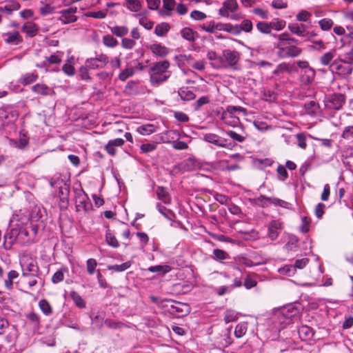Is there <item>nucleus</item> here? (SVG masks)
<instances>
[{
  "instance_id": "f257e3e1",
  "label": "nucleus",
  "mask_w": 353,
  "mask_h": 353,
  "mask_svg": "<svg viewBox=\"0 0 353 353\" xmlns=\"http://www.w3.org/2000/svg\"><path fill=\"white\" fill-rule=\"evenodd\" d=\"M29 222L28 217L22 210L14 212L10 220L9 230L4 235V248L9 250L14 243H19L20 225H26Z\"/></svg>"
},
{
  "instance_id": "f03ea898",
  "label": "nucleus",
  "mask_w": 353,
  "mask_h": 353,
  "mask_svg": "<svg viewBox=\"0 0 353 353\" xmlns=\"http://www.w3.org/2000/svg\"><path fill=\"white\" fill-rule=\"evenodd\" d=\"M296 42L297 40L290 37L288 33L281 34L276 44L279 56L283 58L298 57L301 50L294 45Z\"/></svg>"
},
{
  "instance_id": "7ed1b4c3",
  "label": "nucleus",
  "mask_w": 353,
  "mask_h": 353,
  "mask_svg": "<svg viewBox=\"0 0 353 353\" xmlns=\"http://www.w3.org/2000/svg\"><path fill=\"white\" fill-rule=\"evenodd\" d=\"M170 63L164 60L152 63L150 72V81L153 85H159L166 81L171 76V72L168 70Z\"/></svg>"
},
{
  "instance_id": "20e7f679",
  "label": "nucleus",
  "mask_w": 353,
  "mask_h": 353,
  "mask_svg": "<svg viewBox=\"0 0 353 353\" xmlns=\"http://www.w3.org/2000/svg\"><path fill=\"white\" fill-rule=\"evenodd\" d=\"M20 265L22 270V276L37 277L39 271L35 259L28 254H23L20 257Z\"/></svg>"
},
{
  "instance_id": "39448f33",
  "label": "nucleus",
  "mask_w": 353,
  "mask_h": 353,
  "mask_svg": "<svg viewBox=\"0 0 353 353\" xmlns=\"http://www.w3.org/2000/svg\"><path fill=\"white\" fill-rule=\"evenodd\" d=\"M240 57V53L236 50H223L221 54V69H236Z\"/></svg>"
},
{
  "instance_id": "423d86ee",
  "label": "nucleus",
  "mask_w": 353,
  "mask_h": 353,
  "mask_svg": "<svg viewBox=\"0 0 353 353\" xmlns=\"http://www.w3.org/2000/svg\"><path fill=\"white\" fill-rule=\"evenodd\" d=\"M252 201L254 204L261 208L268 207L269 203H272L275 206H280L287 209L290 208V203L285 201L274 197H268L264 195H261L259 197L252 199Z\"/></svg>"
},
{
  "instance_id": "0eeeda50",
  "label": "nucleus",
  "mask_w": 353,
  "mask_h": 353,
  "mask_svg": "<svg viewBox=\"0 0 353 353\" xmlns=\"http://www.w3.org/2000/svg\"><path fill=\"white\" fill-rule=\"evenodd\" d=\"M203 140L218 147L232 150L236 145L235 143L228 142L226 139L214 133H206L203 135Z\"/></svg>"
},
{
  "instance_id": "6e6552de",
  "label": "nucleus",
  "mask_w": 353,
  "mask_h": 353,
  "mask_svg": "<svg viewBox=\"0 0 353 353\" xmlns=\"http://www.w3.org/2000/svg\"><path fill=\"white\" fill-rule=\"evenodd\" d=\"M109 62V57L103 53L96 54L94 57L86 59L85 64L91 70L103 68Z\"/></svg>"
},
{
  "instance_id": "1a4fd4ad",
  "label": "nucleus",
  "mask_w": 353,
  "mask_h": 353,
  "mask_svg": "<svg viewBox=\"0 0 353 353\" xmlns=\"http://www.w3.org/2000/svg\"><path fill=\"white\" fill-rule=\"evenodd\" d=\"M298 310L293 306H288L283 308L279 314V321L283 326L288 325L298 314Z\"/></svg>"
},
{
  "instance_id": "9d476101",
  "label": "nucleus",
  "mask_w": 353,
  "mask_h": 353,
  "mask_svg": "<svg viewBox=\"0 0 353 353\" xmlns=\"http://www.w3.org/2000/svg\"><path fill=\"white\" fill-rule=\"evenodd\" d=\"M239 8L236 0H225L222 7L219 9V14L221 17H229L230 13L235 12Z\"/></svg>"
},
{
  "instance_id": "9b49d317",
  "label": "nucleus",
  "mask_w": 353,
  "mask_h": 353,
  "mask_svg": "<svg viewBox=\"0 0 353 353\" xmlns=\"http://www.w3.org/2000/svg\"><path fill=\"white\" fill-rule=\"evenodd\" d=\"M352 68L348 62L335 61L332 62V73L335 72L339 76H345L352 72Z\"/></svg>"
},
{
  "instance_id": "f8f14e48",
  "label": "nucleus",
  "mask_w": 353,
  "mask_h": 353,
  "mask_svg": "<svg viewBox=\"0 0 353 353\" xmlns=\"http://www.w3.org/2000/svg\"><path fill=\"white\" fill-rule=\"evenodd\" d=\"M282 230V223L279 220H272L268 227V236L272 240H276Z\"/></svg>"
},
{
  "instance_id": "ddd939ff",
  "label": "nucleus",
  "mask_w": 353,
  "mask_h": 353,
  "mask_svg": "<svg viewBox=\"0 0 353 353\" xmlns=\"http://www.w3.org/2000/svg\"><path fill=\"white\" fill-rule=\"evenodd\" d=\"M17 117V111L10 108L0 109V119H1L4 124L15 121Z\"/></svg>"
},
{
  "instance_id": "4468645a",
  "label": "nucleus",
  "mask_w": 353,
  "mask_h": 353,
  "mask_svg": "<svg viewBox=\"0 0 353 353\" xmlns=\"http://www.w3.org/2000/svg\"><path fill=\"white\" fill-rule=\"evenodd\" d=\"M234 114L232 110L227 108V110L222 114V119L225 124L232 127H236L239 124L240 120Z\"/></svg>"
},
{
  "instance_id": "2eb2a0df",
  "label": "nucleus",
  "mask_w": 353,
  "mask_h": 353,
  "mask_svg": "<svg viewBox=\"0 0 353 353\" xmlns=\"http://www.w3.org/2000/svg\"><path fill=\"white\" fill-rule=\"evenodd\" d=\"M125 143L123 139L117 138L110 140L105 146V150L110 156H114L117 154V147H121Z\"/></svg>"
},
{
  "instance_id": "dca6fc26",
  "label": "nucleus",
  "mask_w": 353,
  "mask_h": 353,
  "mask_svg": "<svg viewBox=\"0 0 353 353\" xmlns=\"http://www.w3.org/2000/svg\"><path fill=\"white\" fill-rule=\"evenodd\" d=\"M77 12L76 8H70L66 10H63L61 12L60 20L63 23L67 24L74 22L77 20V17L74 13Z\"/></svg>"
},
{
  "instance_id": "f3484780",
  "label": "nucleus",
  "mask_w": 353,
  "mask_h": 353,
  "mask_svg": "<svg viewBox=\"0 0 353 353\" xmlns=\"http://www.w3.org/2000/svg\"><path fill=\"white\" fill-rule=\"evenodd\" d=\"M2 37L5 38L4 41L8 44L12 45H19L23 41V38L20 33L18 31H14L13 32H8L2 34Z\"/></svg>"
},
{
  "instance_id": "a211bd4d",
  "label": "nucleus",
  "mask_w": 353,
  "mask_h": 353,
  "mask_svg": "<svg viewBox=\"0 0 353 353\" xmlns=\"http://www.w3.org/2000/svg\"><path fill=\"white\" fill-rule=\"evenodd\" d=\"M9 145L11 147L19 148L21 150L25 149L28 145V138L27 135L24 133H20L19 139V141L9 139Z\"/></svg>"
},
{
  "instance_id": "6ab92c4d",
  "label": "nucleus",
  "mask_w": 353,
  "mask_h": 353,
  "mask_svg": "<svg viewBox=\"0 0 353 353\" xmlns=\"http://www.w3.org/2000/svg\"><path fill=\"white\" fill-rule=\"evenodd\" d=\"M22 212L28 217L30 223L40 221L43 215V210L39 205L34 206L31 210L30 214L28 215L26 214L23 210Z\"/></svg>"
},
{
  "instance_id": "aec40b11",
  "label": "nucleus",
  "mask_w": 353,
  "mask_h": 353,
  "mask_svg": "<svg viewBox=\"0 0 353 353\" xmlns=\"http://www.w3.org/2000/svg\"><path fill=\"white\" fill-rule=\"evenodd\" d=\"M31 90L33 92L42 96L52 95L54 93L52 88L43 83H37Z\"/></svg>"
},
{
  "instance_id": "412c9836",
  "label": "nucleus",
  "mask_w": 353,
  "mask_h": 353,
  "mask_svg": "<svg viewBox=\"0 0 353 353\" xmlns=\"http://www.w3.org/2000/svg\"><path fill=\"white\" fill-rule=\"evenodd\" d=\"M288 29L292 32L299 37H305L307 35V26L304 24H299L296 23H290Z\"/></svg>"
},
{
  "instance_id": "4be33fe9",
  "label": "nucleus",
  "mask_w": 353,
  "mask_h": 353,
  "mask_svg": "<svg viewBox=\"0 0 353 353\" xmlns=\"http://www.w3.org/2000/svg\"><path fill=\"white\" fill-rule=\"evenodd\" d=\"M300 339L302 341H310L313 339L314 332L312 328L307 325H302L298 330Z\"/></svg>"
},
{
  "instance_id": "5701e85b",
  "label": "nucleus",
  "mask_w": 353,
  "mask_h": 353,
  "mask_svg": "<svg viewBox=\"0 0 353 353\" xmlns=\"http://www.w3.org/2000/svg\"><path fill=\"white\" fill-rule=\"evenodd\" d=\"M152 52L160 57H164L169 53V49L161 43H153L149 47Z\"/></svg>"
},
{
  "instance_id": "b1692460",
  "label": "nucleus",
  "mask_w": 353,
  "mask_h": 353,
  "mask_svg": "<svg viewBox=\"0 0 353 353\" xmlns=\"http://www.w3.org/2000/svg\"><path fill=\"white\" fill-rule=\"evenodd\" d=\"M63 56V52H57L49 57H46L45 61H43L41 65L37 64V67H47L48 63L49 64H59L61 62V59Z\"/></svg>"
},
{
  "instance_id": "393cba45",
  "label": "nucleus",
  "mask_w": 353,
  "mask_h": 353,
  "mask_svg": "<svg viewBox=\"0 0 353 353\" xmlns=\"http://www.w3.org/2000/svg\"><path fill=\"white\" fill-rule=\"evenodd\" d=\"M21 30L28 37H32L38 33L39 28L34 23L28 21L22 26Z\"/></svg>"
},
{
  "instance_id": "a878e982",
  "label": "nucleus",
  "mask_w": 353,
  "mask_h": 353,
  "mask_svg": "<svg viewBox=\"0 0 353 353\" xmlns=\"http://www.w3.org/2000/svg\"><path fill=\"white\" fill-rule=\"evenodd\" d=\"M207 57L211 61V65L214 68L221 69L222 63L221 55L217 54L214 51H209L207 54Z\"/></svg>"
},
{
  "instance_id": "bb28decb",
  "label": "nucleus",
  "mask_w": 353,
  "mask_h": 353,
  "mask_svg": "<svg viewBox=\"0 0 353 353\" xmlns=\"http://www.w3.org/2000/svg\"><path fill=\"white\" fill-rule=\"evenodd\" d=\"M76 203L77 210H83L87 211L91 206L88 198L85 194L79 196Z\"/></svg>"
},
{
  "instance_id": "cd10ccee",
  "label": "nucleus",
  "mask_w": 353,
  "mask_h": 353,
  "mask_svg": "<svg viewBox=\"0 0 353 353\" xmlns=\"http://www.w3.org/2000/svg\"><path fill=\"white\" fill-rule=\"evenodd\" d=\"M137 132L143 136L150 135L157 131V127L150 123L142 125L137 128Z\"/></svg>"
},
{
  "instance_id": "c85d7f7f",
  "label": "nucleus",
  "mask_w": 353,
  "mask_h": 353,
  "mask_svg": "<svg viewBox=\"0 0 353 353\" xmlns=\"http://www.w3.org/2000/svg\"><path fill=\"white\" fill-rule=\"evenodd\" d=\"M178 94L183 101H191L196 97V94L188 88H180L178 90Z\"/></svg>"
},
{
  "instance_id": "c756f323",
  "label": "nucleus",
  "mask_w": 353,
  "mask_h": 353,
  "mask_svg": "<svg viewBox=\"0 0 353 353\" xmlns=\"http://www.w3.org/2000/svg\"><path fill=\"white\" fill-rule=\"evenodd\" d=\"M234 261L237 265V267L235 268V269H236L238 270H240V268L242 266L252 267L253 265V262L250 259H249L243 256H236L234 258Z\"/></svg>"
},
{
  "instance_id": "7c9ffc66",
  "label": "nucleus",
  "mask_w": 353,
  "mask_h": 353,
  "mask_svg": "<svg viewBox=\"0 0 353 353\" xmlns=\"http://www.w3.org/2000/svg\"><path fill=\"white\" fill-rule=\"evenodd\" d=\"M315 72L312 68H307L304 70L303 73L301 74V81L305 84H309L312 82L314 79Z\"/></svg>"
},
{
  "instance_id": "2f4dec72",
  "label": "nucleus",
  "mask_w": 353,
  "mask_h": 353,
  "mask_svg": "<svg viewBox=\"0 0 353 353\" xmlns=\"http://www.w3.org/2000/svg\"><path fill=\"white\" fill-rule=\"evenodd\" d=\"M345 103V96L342 94H332V109L339 110Z\"/></svg>"
},
{
  "instance_id": "473e14b6",
  "label": "nucleus",
  "mask_w": 353,
  "mask_h": 353,
  "mask_svg": "<svg viewBox=\"0 0 353 353\" xmlns=\"http://www.w3.org/2000/svg\"><path fill=\"white\" fill-rule=\"evenodd\" d=\"M157 194L158 199L162 201L165 204H170L171 203V198L168 191L163 187H158L157 190Z\"/></svg>"
},
{
  "instance_id": "72a5a7b5",
  "label": "nucleus",
  "mask_w": 353,
  "mask_h": 353,
  "mask_svg": "<svg viewBox=\"0 0 353 353\" xmlns=\"http://www.w3.org/2000/svg\"><path fill=\"white\" fill-rule=\"evenodd\" d=\"M353 45V32L347 34L346 36L341 39V43L334 45V49H340L345 46Z\"/></svg>"
},
{
  "instance_id": "f704fd0d",
  "label": "nucleus",
  "mask_w": 353,
  "mask_h": 353,
  "mask_svg": "<svg viewBox=\"0 0 353 353\" xmlns=\"http://www.w3.org/2000/svg\"><path fill=\"white\" fill-rule=\"evenodd\" d=\"M239 319V312L236 311L228 309L225 312L224 321L225 323L236 321Z\"/></svg>"
},
{
  "instance_id": "c9c22d12",
  "label": "nucleus",
  "mask_w": 353,
  "mask_h": 353,
  "mask_svg": "<svg viewBox=\"0 0 353 353\" xmlns=\"http://www.w3.org/2000/svg\"><path fill=\"white\" fill-rule=\"evenodd\" d=\"M219 31H225L234 35L239 34L237 25L234 26L230 23H219Z\"/></svg>"
},
{
  "instance_id": "e433bc0d",
  "label": "nucleus",
  "mask_w": 353,
  "mask_h": 353,
  "mask_svg": "<svg viewBox=\"0 0 353 353\" xmlns=\"http://www.w3.org/2000/svg\"><path fill=\"white\" fill-rule=\"evenodd\" d=\"M170 29V26L167 23H161L155 27L154 33L159 37H164Z\"/></svg>"
},
{
  "instance_id": "4c0bfd02",
  "label": "nucleus",
  "mask_w": 353,
  "mask_h": 353,
  "mask_svg": "<svg viewBox=\"0 0 353 353\" xmlns=\"http://www.w3.org/2000/svg\"><path fill=\"white\" fill-rule=\"evenodd\" d=\"M70 296L75 305L79 308H84L85 307V301L79 295V294L75 291H71Z\"/></svg>"
},
{
  "instance_id": "58836bf2",
  "label": "nucleus",
  "mask_w": 353,
  "mask_h": 353,
  "mask_svg": "<svg viewBox=\"0 0 353 353\" xmlns=\"http://www.w3.org/2000/svg\"><path fill=\"white\" fill-rule=\"evenodd\" d=\"M201 28L207 32L214 34L219 31V23H215L214 22L205 23L202 24Z\"/></svg>"
},
{
  "instance_id": "ea45409f",
  "label": "nucleus",
  "mask_w": 353,
  "mask_h": 353,
  "mask_svg": "<svg viewBox=\"0 0 353 353\" xmlns=\"http://www.w3.org/2000/svg\"><path fill=\"white\" fill-rule=\"evenodd\" d=\"M24 225H20L19 244L21 245L28 243L31 241V238L29 237L28 232Z\"/></svg>"
},
{
  "instance_id": "a19ab883",
  "label": "nucleus",
  "mask_w": 353,
  "mask_h": 353,
  "mask_svg": "<svg viewBox=\"0 0 353 353\" xmlns=\"http://www.w3.org/2000/svg\"><path fill=\"white\" fill-rule=\"evenodd\" d=\"M131 266V262L127 261L120 265H109L107 266L108 270L117 272H123Z\"/></svg>"
},
{
  "instance_id": "79ce46f5",
  "label": "nucleus",
  "mask_w": 353,
  "mask_h": 353,
  "mask_svg": "<svg viewBox=\"0 0 353 353\" xmlns=\"http://www.w3.org/2000/svg\"><path fill=\"white\" fill-rule=\"evenodd\" d=\"M239 28V34L241 32H250L252 30L253 25L250 19H244L242 22L237 25Z\"/></svg>"
},
{
  "instance_id": "37998d69",
  "label": "nucleus",
  "mask_w": 353,
  "mask_h": 353,
  "mask_svg": "<svg viewBox=\"0 0 353 353\" xmlns=\"http://www.w3.org/2000/svg\"><path fill=\"white\" fill-rule=\"evenodd\" d=\"M103 43L108 48H115L118 45V41L110 34H105L103 37Z\"/></svg>"
},
{
  "instance_id": "c03bdc74",
  "label": "nucleus",
  "mask_w": 353,
  "mask_h": 353,
  "mask_svg": "<svg viewBox=\"0 0 353 353\" xmlns=\"http://www.w3.org/2000/svg\"><path fill=\"white\" fill-rule=\"evenodd\" d=\"M111 32L119 37L125 36L128 33V28L126 26H115L110 28Z\"/></svg>"
},
{
  "instance_id": "a18cd8bd",
  "label": "nucleus",
  "mask_w": 353,
  "mask_h": 353,
  "mask_svg": "<svg viewBox=\"0 0 353 353\" xmlns=\"http://www.w3.org/2000/svg\"><path fill=\"white\" fill-rule=\"evenodd\" d=\"M171 267L168 265H155L151 266L148 268V270L151 272H158L162 274H165L171 270Z\"/></svg>"
},
{
  "instance_id": "49530a36",
  "label": "nucleus",
  "mask_w": 353,
  "mask_h": 353,
  "mask_svg": "<svg viewBox=\"0 0 353 353\" xmlns=\"http://www.w3.org/2000/svg\"><path fill=\"white\" fill-rule=\"evenodd\" d=\"M126 6L132 12H139L141 8V0H126Z\"/></svg>"
},
{
  "instance_id": "de8ad7c7",
  "label": "nucleus",
  "mask_w": 353,
  "mask_h": 353,
  "mask_svg": "<svg viewBox=\"0 0 353 353\" xmlns=\"http://www.w3.org/2000/svg\"><path fill=\"white\" fill-rule=\"evenodd\" d=\"M247 324L245 323H240L236 325L234 330V336L236 338H241L244 336L247 332Z\"/></svg>"
},
{
  "instance_id": "09e8293b",
  "label": "nucleus",
  "mask_w": 353,
  "mask_h": 353,
  "mask_svg": "<svg viewBox=\"0 0 353 353\" xmlns=\"http://www.w3.org/2000/svg\"><path fill=\"white\" fill-rule=\"evenodd\" d=\"M334 32L336 34V37H334L335 45L337 43H341V39H343L347 34H345V30L343 27L336 26L334 28Z\"/></svg>"
},
{
  "instance_id": "8fccbe9b",
  "label": "nucleus",
  "mask_w": 353,
  "mask_h": 353,
  "mask_svg": "<svg viewBox=\"0 0 353 353\" xmlns=\"http://www.w3.org/2000/svg\"><path fill=\"white\" fill-rule=\"evenodd\" d=\"M278 272L282 275L292 276L295 274L296 270L295 267L290 265H286L279 268Z\"/></svg>"
},
{
  "instance_id": "3c124183",
  "label": "nucleus",
  "mask_w": 353,
  "mask_h": 353,
  "mask_svg": "<svg viewBox=\"0 0 353 353\" xmlns=\"http://www.w3.org/2000/svg\"><path fill=\"white\" fill-rule=\"evenodd\" d=\"M134 73V69L133 68H126L119 73L118 78L121 81H125L129 77H132Z\"/></svg>"
},
{
  "instance_id": "603ef678",
  "label": "nucleus",
  "mask_w": 353,
  "mask_h": 353,
  "mask_svg": "<svg viewBox=\"0 0 353 353\" xmlns=\"http://www.w3.org/2000/svg\"><path fill=\"white\" fill-rule=\"evenodd\" d=\"M105 240L107 243L112 248H118L119 243L114 236V235L110 231H108L105 234Z\"/></svg>"
},
{
  "instance_id": "864d4df0",
  "label": "nucleus",
  "mask_w": 353,
  "mask_h": 353,
  "mask_svg": "<svg viewBox=\"0 0 353 353\" xmlns=\"http://www.w3.org/2000/svg\"><path fill=\"white\" fill-rule=\"evenodd\" d=\"M270 30H281L285 26V21L279 19H276L270 22Z\"/></svg>"
},
{
  "instance_id": "5fc2aeb1",
  "label": "nucleus",
  "mask_w": 353,
  "mask_h": 353,
  "mask_svg": "<svg viewBox=\"0 0 353 353\" xmlns=\"http://www.w3.org/2000/svg\"><path fill=\"white\" fill-rule=\"evenodd\" d=\"M157 208L159 210V212L166 219L169 220H172L174 217L173 212L170 210L167 209L165 206L161 205V204L158 203L157 205Z\"/></svg>"
},
{
  "instance_id": "6e6d98bb",
  "label": "nucleus",
  "mask_w": 353,
  "mask_h": 353,
  "mask_svg": "<svg viewBox=\"0 0 353 353\" xmlns=\"http://www.w3.org/2000/svg\"><path fill=\"white\" fill-rule=\"evenodd\" d=\"M39 306L44 314L50 315L52 314V307L46 299L41 300L39 303Z\"/></svg>"
},
{
  "instance_id": "4d7b16f0",
  "label": "nucleus",
  "mask_w": 353,
  "mask_h": 353,
  "mask_svg": "<svg viewBox=\"0 0 353 353\" xmlns=\"http://www.w3.org/2000/svg\"><path fill=\"white\" fill-rule=\"evenodd\" d=\"M311 17V13L307 10H302L296 15V19L297 21L301 22H308Z\"/></svg>"
},
{
  "instance_id": "13d9d810",
  "label": "nucleus",
  "mask_w": 353,
  "mask_h": 353,
  "mask_svg": "<svg viewBox=\"0 0 353 353\" xmlns=\"http://www.w3.org/2000/svg\"><path fill=\"white\" fill-rule=\"evenodd\" d=\"M37 78V74L34 73H27L22 77L21 83L24 85H28L34 82Z\"/></svg>"
},
{
  "instance_id": "bf43d9fd",
  "label": "nucleus",
  "mask_w": 353,
  "mask_h": 353,
  "mask_svg": "<svg viewBox=\"0 0 353 353\" xmlns=\"http://www.w3.org/2000/svg\"><path fill=\"white\" fill-rule=\"evenodd\" d=\"M97 266V262L94 259H89L86 261L87 272L90 275L94 274L96 268Z\"/></svg>"
},
{
  "instance_id": "052dcab7",
  "label": "nucleus",
  "mask_w": 353,
  "mask_h": 353,
  "mask_svg": "<svg viewBox=\"0 0 353 353\" xmlns=\"http://www.w3.org/2000/svg\"><path fill=\"white\" fill-rule=\"evenodd\" d=\"M257 30L263 34H269L271 32L270 23L260 21L256 23Z\"/></svg>"
},
{
  "instance_id": "680f3d73",
  "label": "nucleus",
  "mask_w": 353,
  "mask_h": 353,
  "mask_svg": "<svg viewBox=\"0 0 353 353\" xmlns=\"http://www.w3.org/2000/svg\"><path fill=\"white\" fill-rule=\"evenodd\" d=\"M225 133L228 136H229L234 141L239 142V143H242L245 139V137H244L241 134H239L233 130L227 131Z\"/></svg>"
},
{
  "instance_id": "e2e57ef3",
  "label": "nucleus",
  "mask_w": 353,
  "mask_h": 353,
  "mask_svg": "<svg viewBox=\"0 0 353 353\" xmlns=\"http://www.w3.org/2000/svg\"><path fill=\"white\" fill-rule=\"evenodd\" d=\"M90 68H88L86 64L85 63V65L81 66L79 69V76L81 77V79L84 81H90L91 77L89 74V70Z\"/></svg>"
},
{
  "instance_id": "0e129e2a",
  "label": "nucleus",
  "mask_w": 353,
  "mask_h": 353,
  "mask_svg": "<svg viewBox=\"0 0 353 353\" xmlns=\"http://www.w3.org/2000/svg\"><path fill=\"white\" fill-rule=\"evenodd\" d=\"M214 258L217 260H226L230 258L229 254L223 250L214 249L213 250Z\"/></svg>"
},
{
  "instance_id": "69168bd1",
  "label": "nucleus",
  "mask_w": 353,
  "mask_h": 353,
  "mask_svg": "<svg viewBox=\"0 0 353 353\" xmlns=\"http://www.w3.org/2000/svg\"><path fill=\"white\" fill-rule=\"evenodd\" d=\"M64 271H67V270L63 268L57 271L52 277V282L56 284L62 281L64 279Z\"/></svg>"
},
{
  "instance_id": "338daca9",
  "label": "nucleus",
  "mask_w": 353,
  "mask_h": 353,
  "mask_svg": "<svg viewBox=\"0 0 353 353\" xmlns=\"http://www.w3.org/2000/svg\"><path fill=\"white\" fill-rule=\"evenodd\" d=\"M157 149V144L152 143H143L140 146V150L142 153H149Z\"/></svg>"
},
{
  "instance_id": "774afa93",
  "label": "nucleus",
  "mask_w": 353,
  "mask_h": 353,
  "mask_svg": "<svg viewBox=\"0 0 353 353\" xmlns=\"http://www.w3.org/2000/svg\"><path fill=\"white\" fill-rule=\"evenodd\" d=\"M353 326V316L351 315H345L344 320L341 322V327L343 330L350 329Z\"/></svg>"
}]
</instances>
